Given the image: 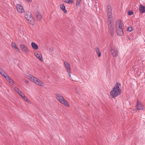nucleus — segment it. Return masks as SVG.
<instances>
[{
  "mask_svg": "<svg viewBox=\"0 0 145 145\" xmlns=\"http://www.w3.org/2000/svg\"><path fill=\"white\" fill-rule=\"evenodd\" d=\"M106 11L108 16V24L109 29L111 35L113 36L114 34V25L112 8L110 6L108 5L107 6Z\"/></svg>",
  "mask_w": 145,
  "mask_h": 145,
  "instance_id": "nucleus-1",
  "label": "nucleus"
},
{
  "mask_svg": "<svg viewBox=\"0 0 145 145\" xmlns=\"http://www.w3.org/2000/svg\"><path fill=\"white\" fill-rule=\"evenodd\" d=\"M121 84L119 82L117 83L116 85L112 89L110 93V95L112 98H114L120 94L121 90L119 88Z\"/></svg>",
  "mask_w": 145,
  "mask_h": 145,
  "instance_id": "nucleus-2",
  "label": "nucleus"
},
{
  "mask_svg": "<svg viewBox=\"0 0 145 145\" xmlns=\"http://www.w3.org/2000/svg\"><path fill=\"white\" fill-rule=\"evenodd\" d=\"M122 24L121 21L118 20L117 22L116 25L117 34L120 36H121L123 35V31L122 28Z\"/></svg>",
  "mask_w": 145,
  "mask_h": 145,
  "instance_id": "nucleus-3",
  "label": "nucleus"
},
{
  "mask_svg": "<svg viewBox=\"0 0 145 145\" xmlns=\"http://www.w3.org/2000/svg\"><path fill=\"white\" fill-rule=\"evenodd\" d=\"M56 97L57 100L61 104L67 107H69V105L67 101L59 93H56Z\"/></svg>",
  "mask_w": 145,
  "mask_h": 145,
  "instance_id": "nucleus-4",
  "label": "nucleus"
},
{
  "mask_svg": "<svg viewBox=\"0 0 145 145\" xmlns=\"http://www.w3.org/2000/svg\"><path fill=\"white\" fill-rule=\"evenodd\" d=\"M28 77L29 79L33 82L35 84L38 85L40 86H43L44 85V84L42 81L39 79L35 78L31 74H28Z\"/></svg>",
  "mask_w": 145,
  "mask_h": 145,
  "instance_id": "nucleus-5",
  "label": "nucleus"
},
{
  "mask_svg": "<svg viewBox=\"0 0 145 145\" xmlns=\"http://www.w3.org/2000/svg\"><path fill=\"white\" fill-rule=\"evenodd\" d=\"M25 17L28 22L32 25L34 23V19L31 16V13L29 12H27L25 13Z\"/></svg>",
  "mask_w": 145,
  "mask_h": 145,
  "instance_id": "nucleus-6",
  "label": "nucleus"
},
{
  "mask_svg": "<svg viewBox=\"0 0 145 145\" xmlns=\"http://www.w3.org/2000/svg\"><path fill=\"white\" fill-rule=\"evenodd\" d=\"M113 57H116L118 55V50L114 47H111L110 50Z\"/></svg>",
  "mask_w": 145,
  "mask_h": 145,
  "instance_id": "nucleus-7",
  "label": "nucleus"
},
{
  "mask_svg": "<svg viewBox=\"0 0 145 145\" xmlns=\"http://www.w3.org/2000/svg\"><path fill=\"white\" fill-rule=\"evenodd\" d=\"M65 67L66 69L67 72L68 73L69 76L71 78V72L70 71L71 68L70 67V65L67 62H64Z\"/></svg>",
  "mask_w": 145,
  "mask_h": 145,
  "instance_id": "nucleus-8",
  "label": "nucleus"
},
{
  "mask_svg": "<svg viewBox=\"0 0 145 145\" xmlns=\"http://www.w3.org/2000/svg\"><path fill=\"white\" fill-rule=\"evenodd\" d=\"M16 7L18 12L19 13H22L24 11V9L22 6L18 4L16 5Z\"/></svg>",
  "mask_w": 145,
  "mask_h": 145,
  "instance_id": "nucleus-9",
  "label": "nucleus"
},
{
  "mask_svg": "<svg viewBox=\"0 0 145 145\" xmlns=\"http://www.w3.org/2000/svg\"><path fill=\"white\" fill-rule=\"evenodd\" d=\"M20 47H21L22 51L26 53L29 52V51L27 48L24 45L21 44H20Z\"/></svg>",
  "mask_w": 145,
  "mask_h": 145,
  "instance_id": "nucleus-10",
  "label": "nucleus"
},
{
  "mask_svg": "<svg viewBox=\"0 0 145 145\" xmlns=\"http://www.w3.org/2000/svg\"><path fill=\"white\" fill-rule=\"evenodd\" d=\"M136 108L138 110H143L144 108L143 105L142 103L138 102L136 106Z\"/></svg>",
  "mask_w": 145,
  "mask_h": 145,
  "instance_id": "nucleus-11",
  "label": "nucleus"
},
{
  "mask_svg": "<svg viewBox=\"0 0 145 145\" xmlns=\"http://www.w3.org/2000/svg\"><path fill=\"white\" fill-rule=\"evenodd\" d=\"M139 10L141 13L145 12V7L143 6L142 5H140L139 6Z\"/></svg>",
  "mask_w": 145,
  "mask_h": 145,
  "instance_id": "nucleus-12",
  "label": "nucleus"
},
{
  "mask_svg": "<svg viewBox=\"0 0 145 145\" xmlns=\"http://www.w3.org/2000/svg\"><path fill=\"white\" fill-rule=\"evenodd\" d=\"M35 16L37 17V20H40L42 17L41 14L38 11L36 12Z\"/></svg>",
  "mask_w": 145,
  "mask_h": 145,
  "instance_id": "nucleus-13",
  "label": "nucleus"
},
{
  "mask_svg": "<svg viewBox=\"0 0 145 145\" xmlns=\"http://www.w3.org/2000/svg\"><path fill=\"white\" fill-rule=\"evenodd\" d=\"M35 54L37 57L38 58H39L40 60H42V56L41 54L40 53H35Z\"/></svg>",
  "mask_w": 145,
  "mask_h": 145,
  "instance_id": "nucleus-14",
  "label": "nucleus"
},
{
  "mask_svg": "<svg viewBox=\"0 0 145 145\" xmlns=\"http://www.w3.org/2000/svg\"><path fill=\"white\" fill-rule=\"evenodd\" d=\"M31 46H32L33 48L35 50H37L38 48V45L34 42H32L31 43Z\"/></svg>",
  "mask_w": 145,
  "mask_h": 145,
  "instance_id": "nucleus-15",
  "label": "nucleus"
},
{
  "mask_svg": "<svg viewBox=\"0 0 145 145\" xmlns=\"http://www.w3.org/2000/svg\"><path fill=\"white\" fill-rule=\"evenodd\" d=\"M95 51L97 54L98 56L99 57H100L101 56V53L100 51L99 48L98 47H96L95 48Z\"/></svg>",
  "mask_w": 145,
  "mask_h": 145,
  "instance_id": "nucleus-16",
  "label": "nucleus"
},
{
  "mask_svg": "<svg viewBox=\"0 0 145 145\" xmlns=\"http://www.w3.org/2000/svg\"><path fill=\"white\" fill-rule=\"evenodd\" d=\"M12 46V47L15 49L17 52H19V49L17 47L16 45V44L14 42H12L11 44Z\"/></svg>",
  "mask_w": 145,
  "mask_h": 145,
  "instance_id": "nucleus-17",
  "label": "nucleus"
},
{
  "mask_svg": "<svg viewBox=\"0 0 145 145\" xmlns=\"http://www.w3.org/2000/svg\"><path fill=\"white\" fill-rule=\"evenodd\" d=\"M60 8L65 13H66L67 12V11L65 9V7L64 5H61Z\"/></svg>",
  "mask_w": 145,
  "mask_h": 145,
  "instance_id": "nucleus-18",
  "label": "nucleus"
},
{
  "mask_svg": "<svg viewBox=\"0 0 145 145\" xmlns=\"http://www.w3.org/2000/svg\"><path fill=\"white\" fill-rule=\"evenodd\" d=\"M23 97H22V98L24 99V100L26 101L29 104H31V102L30 100L25 96V95H23Z\"/></svg>",
  "mask_w": 145,
  "mask_h": 145,
  "instance_id": "nucleus-19",
  "label": "nucleus"
},
{
  "mask_svg": "<svg viewBox=\"0 0 145 145\" xmlns=\"http://www.w3.org/2000/svg\"><path fill=\"white\" fill-rule=\"evenodd\" d=\"M7 80L11 84L13 85L14 84L13 81L10 77Z\"/></svg>",
  "mask_w": 145,
  "mask_h": 145,
  "instance_id": "nucleus-20",
  "label": "nucleus"
},
{
  "mask_svg": "<svg viewBox=\"0 0 145 145\" xmlns=\"http://www.w3.org/2000/svg\"><path fill=\"white\" fill-rule=\"evenodd\" d=\"M64 2L69 4H72V3L73 1L72 0H64Z\"/></svg>",
  "mask_w": 145,
  "mask_h": 145,
  "instance_id": "nucleus-21",
  "label": "nucleus"
},
{
  "mask_svg": "<svg viewBox=\"0 0 145 145\" xmlns=\"http://www.w3.org/2000/svg\"><path fill=\"white\" fill-rule=\"evenodd\" d=\"M82 0H77L76 1V6L78 7L79 6L80 3L81 2Z\"/></svg>",
  "mask_w": 145,
  "mask_h": 145,
  "instance_id": "nucleus-22",
  "label": "nucleus"
},
{
  "mask_svg": "<svg viewBox=\"0 0 145 145\" xmlns=\"http://www.w3.org/2000/svg\"><path fill=\"white\" fill-rule=\"evenodd\" d=\"M14 90L18 93H21V91L18 88H14Z\"/></svg>",
  "mask_w": 145,
  "mask_h": 145,
  "instance_id": "nucleus-23",
  "label": "nucleus"
},
{
  "mask_svg": "<svg viewBox=\"0 0 145 145\" xmlns=\"http://www.w3.org/2000/svg\"><path fill=\"white\" fill-rule=\"evenodd\" d=\"M0 73L2 76L6 74L3 70L1 68H0Z\"/></svg>",
  "mask_w": 145,
  "mask_h": 145,
  "instance_id": "nucleus-24",
  "label": "nucleus"
},
{
  "mask_svg": "<svg viewBox=\"0 0 145 145\" xmlns=\"http://www.w3.org/2000/svg\"><path fill=\"white\" fill-rule=\"evenodd\" d=\"M3 76H4L6 79L7 80H8V78H9V77L8 76L7 74H4Z\"/></svg>",
  "mask_w": 145,
  "mask_h": 145,
  "instance_id": "nucleus-25",
  "label": "nucleus"
},
{
  "mask_svg": "<svg viewBox=\"0 0 145 145\" xmlns=\"http://www.w3.org/2000/svg\"><path fill=\"white\" fill-rule=\"evenodd\" d=\"M132 30V28L131 27H129L127 29V31H131Z\"/></svg>",
  "mask_w": 145,
  "mask_h": 145,
  "instance_id": "nucleus-26",
  "label": "nucleus"
},
{
  "mask_svg": "<svg viewBox=\"0 0 145 145\" xmlns=\"http://www.w3.org/2000/svg\"><path fill=\"white\" fill-rule=\"evenodd\" d=\"M21 93H20L18 94L22 97H23V95H25L21 91Z\"/></svg>",
  "mask_w": 145,
  "mask_h": 145,
  "instance_id": "nucleus-27",
  "label": "nucleus"
},
{
  "mask_svg": "<svg viewBox=\"0 0 145 145\" xmlns=\"http://www.w3.org/2000/svg\"><path fill=\"white\" fill-rule=\"evenodd\" d=\"M133 13V12H132V11H131V12H129L128 13V14L129 15H132Z\"/></svg>",
  "mask_w": 145,
  "mask_h": 145,
  "instance_id": "nucleus-28",
  "label": "nucleus"
},
{
  "mask_svg": "<svg viewBox=\"0 0 145 145\" xmlns=\"http://www.w3.org/2000/svg\"><path fill=\"white\" fill-rule=\"evenodd\" d=\"M25 82L27 84H28L29 82V81L27 80H25Z\"/></svg>",
  "mask_w": 145,
  "mask_h": 145,
  "instance_id": "nucleus-29",
  "label": "nucleus"
},
{
  "mask_svg": "<svg viewBox=\"0 0 145 145\" xmlns=\"http://www.w3.org/2000/svg\"><path fill=\"white\" fill-rule=\"evenodd\" d=\"M27 1L29 2H31V0H27Z\"/></svg>",
  "mask_w": 145,
  "mask_h": 145,
  "instance_id": "nucleus-30",
  "label": "nucleus"
}]
</instances>
